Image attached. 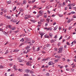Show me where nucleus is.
<instances>
[{
  "mask_svg": "<svg viewBox=\"0 0 76 76\" xmlns=\"http://www.w3.org/2000/svg\"><path fill=\"white\" fill-rule=\"evenodd\" d=\"M59 51H58V53H61L62 51H63V48H60L58 49Z\"/></svg>",
  "mask_w": 76,
  "mask_h": 76,
  "instance_id": "1",
  "label": "nucleus"
},
{
  "mask_svg": "<svg viewBox=\"0 0 76 76\" xmlns=\"http://www.w3.org/2000/svg\"><path fill=\"white\" fill-rule=\"evenodd\" d=\"M31 18V15H26L25 17V19H28V18Z\"/></svg>",
  "mask_w": 76,
  "mask_h": 76,
  "instance_id": "2",
  "label": "nucleus"
},
{
  "mask_svg": "<svg viewBox=\"0 0 76 76\" xmlns=\"http://www.w3.org/2000/svg\"><path fill=\"white\" fill-rule=\"evenodd\" d=\"M48 64L49 66H51V65L54 64V63H53V61H50L49 62Z\"/></svg>",
  "mask_w": 76,
  "mask_h": 76,
  "instance_id": "3",
  "label": "nucleus"
},
{
  "mask_svg": "<svg viewBox=\"0 0 76 76\" xmlns=\"http://www.w3.org/2000/svg\"><path fill=\"white\" fill-rule=\"evenodd\" d=\"M25 39L27 41H30V39L28 38V37H25Z\"/></svg>",
  "mask_w": 76,
  "mask_h": 76,
  "instance_id": "4",
  "label": "nucleus"
},
{
  "mask_svg": "<svg viewBox=\"0 0 76 76\" xmlns=\"http://www.w3.org/2000/svg\"><path fill=\"white\" fill-rule=\"evenodd\" d=\"M25 72L26 73H29V72H30V70L29 69H27L25 70Z\"/></svg>",
  "mask_w": 76,
  "mask_h": 76,
  "instance_id": "5",
  "label": "nucleus"
},
{
  "mask_svg": "<svg viewBox=\"0 0 76 76\" xmlns=\"http://www.w3.org/2000/svg\"><path fill=\"white\" fill-rule=\"evenodd\" d=\"M16 66H15V65H14V66L13 67V69L15 70H18V69L16 68Z\"/></svg>",
  "mask_w": 76,
  "mask_h": 76,
  "instance_id": "6",
  "label": "nucleus"
},
{
  "mask_svg": "<svg viewBox=\"0 0 76 76\" xmlns=\"http://www.w3.org/2000/svg\"><path fill=\"white\" fill-rule=\"evenodd\" d=\"M19 50H17V49H15V50H14L13 51V52H19Z\"/></svg>",
  "mask_w": 76,
  "mask_h": 76,
  "instance_id": "7",
  "label": "nucleus"
},
{
  "mask_svg": "<svg viewBox=\"0 0 76 76\" xmlns=\"http://www.w3.org/2000/svg\"><path fill=\"white\" fill-rule=\"evenodd\" d=\"M30 62H28L26 63V65H28V66H31V64H30Z\"/></svg>",
  "mask_w": 76,
  "mask_h": 76,
  "instance_id": "8",
  "label": "nucleus"
},
{
  "mask_svg": "<svg viewBox=\"0 0 76 76\" xmlns=\"http://www.w3.org/2000/svg\"><path fill=\"white\" fill-rule=\"evenodd\" d=\"M26 3V0H24L23 1V4H25Z\"/></svg>",
  "mask_w": 76,
  "mask_h": 76,
  "instance_id": "9",
  "label": "nucleus"
},
{
  "mask_svg": "<svg viewBox=\"0 0 76 76\" xmlns=\"http://www.w3.org/2000/svg\"><path fill=\"white\" fill-rule=\"evenodd\" d=\"M49 35L50 37V38H52V37H53V34L51 33H49Z\"/></svg>",
  "mask_w": 76,
  "mask_h": 76,
  "instance_id": "10",
  "label": "nucleus"
},
{
  "mask_svg": "<svg viewBox=\"0 0 76 76\" xmlns=\"http://www.w3.org/2000/svg\"><path fill=\"white\" fill-rule=\"evenodd\" d=\"M7 19H11V17H9L8 16H6Z\"/></svg>",
  "mask_w": 76,
  "mask_h": 76,
  "instance_id": "11",
  "label": "nucleus"
},
{
  "mask_svg": "<svg viewBox=\"0 0 76 76\" xmlns=\"http://www.w3.org/2000/svg\"><path fill=\"white\" fill-rule=\"evenodd\" d=\"M58 28V27L57 26H56L54 28V30L56 31L57 29Z\"/></svg>",
  "mask_w": 76,
  "mask_h": 76,
  "instance_id": "12",
  "label": "nucleus"
},
{
  "mask_svg": "<svg viewBox=\"0 0 76 76\" xmlns=\"http://www.w3.org/2000/svg\"><path fill=\"white\" fill-rule=\"evenodd\" d=\"M43 12V11H40L39 13V14H42Z\"/></svg>",
  "mask_w": 76,
  "mask_h": 76,
  "instance_id": "13",
  "label": "nucleus"
},
{
  "mask_svg": "<svg viewBox=\"0 0 76 76\" xmlns=\"http://www.w3.org/2000/svg\"><path fill=\"white\" fill-rule=\"evenodd\" d=\"M11 29H12V31H14L16 29V28L15 27H13L12 28V29L11 28Z\"/></svg>",
  "mask_w": 76,
  "mask_h": 76,
  "instance_id": "14",
  "label": "nucleus"
},
{
  "mask_svg": "<svg viewBox=\"0 0 76 76\" xmlns=\"http://www.w3.org/2000/svg\"><path fill=\"white\" fill-rule=\"evenodd\" d=\"M30 50H31V49H29L27 50V52H26V54H27V53H28V52H30Z\"/></svg>",
  "mask_w": 76,
  "mask_h": 76,
  "instance_id": "15",
  "label": "nucleus"
},
{
  "mask_svg": "<svg viewBox=\"0 0 76 76\" xmlns=\"http://www.w3.org/2000/svg\"><path fill=\"white\" fill-rule=\"evenodd\" d=\"M3 54V50H2L0 52V54L1 55H2Z\"/></svg>",
  "mask_w": 76,
  "mask_h": 76,
  "instance_id": "16",
  "label": "nucleus"
},
{
  "mask_svg": "<svg viewBox=\"0 0 76 76\" xmlns=\"http://www.w3.org/2000/svg\"><path fill=\"white\" fill-rule=\"evenodd\" d=\"M11 26H10V25H7V27H8V28H10V29H11Z\"/></svg>",
  "mask_w": 76,
  "mask_h": 76,
  "instance_id": "17",
  "label": "nucleus"
},
{
  "mask_svg": "<svg viewBox=\"0 0 76 76\" xmlns=\"http://www.w3.org/2000/svg\"><path fill=\"white\" fill-rule=\"evenodd\" d=\"M30 73H31V74H33V73H34V71L31 70L30 71Z\"/></svg>",
  "mask_w": 76,
  "mask_h": 76,
  "instance_id": "18",
  "label": "nucleus"
},
{
  "mask_svg": "<svg viewBox=\"0 0 76 76\" xmlns=\"http://www.w3.org/2000/svg\"><path fill=\"white\" fill-rule=\"evenodd\" d=\"M24 76H29V75L28 74H24Z\"/></svg>",
  "mask_w": 76,
  "mask_h": 76,
  "instance_id": "19",
  "label": "nucleus"
},
{
  "mask_svg": "<svg viewBox=\"0 0 76 76\" xmlns=\"http://www.w3.org/2000/svg\"><path fill=\"white\" fill-rule=\"evenodd\" d=\"M20 41H21L22 42H23V41H24V39L23 38H22L20 40Z\"/></svg>",
  "mask_w": 76,
  "mask_h": 76,
  "instance_id": "20",
  "label": "nucleus"
},
{
  "mask_svg": "<svg viewBox=\"0 0 76 76\" xmlns=\"http://www.w3.org/2000/svg\"><path fill=\"white\" fill-rule=\"evenodd\" d=\"M51 42V43H53V42H54V40L53 39H52L51 41H50Z\"/></svg>",
  "mask_w": 76,
  "mask_h": 76,
  "instance_id": "21",
  "label": "nucleus"
},
{
  "mask_svg": "<svg viewBox=\"0 0 76 76\" xmlns=\"http://www.w3.org/2000/svg\"><path fill=\"white\" fill-rule=\"evenodd\" d=\"M40 49V48H38L36 50V51H39Z\"/></svg>",
  "mask_w": 76,
  "mask_h": 76,
  "instance_id": "22",
  "label": "nucleus"
},
{
  "mask_svg": "<svg viewBox=\"0 0 76 76\" xmlns=\"http://www.w3.org/2000/svg\"><path fill=\"white\" fill-rule=\"evenodd\" d=\"M35 8H36V9H38V7H37V6H36V5L34 6L33 7L34 9H35Z\"/></svg>",
  "mask_w": 76,
  "mask_h": 76,
  "instance_id": "23",
  "label": "nucleus"
},
{
  "mask_svg": "<svg viewBox=\"0 0 76 76\" xmlns=\"http://www.w3.org/2000/svg\"><path fill=\"white\" fill-rule=\"evenodd\" d=\"M8 50H6V52L4 53V54H8Z\"/></svg>",
  "mask_w": 76,
  "mask_h": 76,
  "instance_id": "24",
  "label": "nucleus"
},
{
  "mask_svg": "<svg viewBox=\"0 0 76 76\" xmlns=\"http://www.w3.org/2000/svg\"><path fill=\"white\" fill-rule=\"evenodd\" d=\"M4 35H6V36H8V34L7 33H6V32H4Z\"/></svg>",
  "mask_w": 76,
  "mask_h": 76,
  "instance_id": "25",
  "label": "nucleus"
},
{
  "mask_svg": "<svg viewBox=\"0 0 76 76\" xmlns=\"http://www.w3.org/2000/svg\"><path fill=\"white\" fill-rule=\"evenodd\" d=\"M69 2V3H70V1H69V0H66V3H67V2Z\"/></svg>",
  "mask_w": 76,
  "mask_h": 76,
  "instance_id": "26",
  "label": "nucleus"
},
{
  "mask_svg": "<svg viewBox=\"0 0 76 76\" xmlns=\"http://www.w3.org/2000/svg\"><path fill=\"white\" fill-rule=\"evenodd\" d=\"M50 47V45L48 44L47 45L46 47Z\"/></svg>",
  "mask_w": 76,
  "mask_h": 76,
  "instance_id": "27",
  "label": "nucleus"
},
{
  "mask_svg": "<svg viewBox=\"0 0 76 76\" xmlns=\"http://www.w3.org/2000/svg\"><path fill=\"white\" fill-rule=\"evenodd\" d=\"M59 17H60V18H61L63 16V15H59Z\"/></svg>",
  "mask_w": 76,
  "mask_h": 76,
  "instance_id": "28",
  "label": "nucleus"
},
{
  "mask_svg": "<svg viewBox=\"0 0 76 76\" xmlns=\"http://www.w3.org/2000/svg\"><path fill=\"white\" fill-rule=\"evenodd\" d=\"M39 16H40V15L38 14L37 16V18H39Z\"/></svg>",
  "mask_w": 76,
  "mask_h": 76,
  "instance_id": "29",
  "label": "nucleus"
},
{
  "mask_svg": "<svg viewBox=\"0 0 76 76\" xmlns=\"http://www.w3.org/2000/svg\"><path fill=\"white\" fill-rule=\"evenodd\" d=\"M23 45V43H22L21 44H20V45L19 46V47H21V46H22V45Z\"/></svg>",
  "mask_w": 76,
  "mask_h": 76,
  "instance_id": "30",
  "label": "nucleus"
},
{
  "mask_svg": "<svg viewBox=\"0 0 76 76\" xmlns=\"http://www.w3.org/2000/svg\"><path fill=\"white\" fill-rule=\"evenodd\" d=\"M58 60L56 59V60H55V63H57V62H58Z\"/></svg>",
  "mask_w": 76,
  "mask_h": 76,
  "instance_id": "31",
  "label": "nucleus"
},
{
  "mask_svg": "<svg viewBox=\"0 0 76 76\" xmlns=\"http://www.w3.org/2000/svg\"><path fill=\"white\" fill-rule=\"evenodd\" d=\"M57 50H58V49L57 48H54V50H55V51H56V52L57 51H58Z\"/></svg>",
  "mask_w": 76,
  "mask_h": 76,
  "instance_id": "32",
  "label": "nucleus"
},
{
  "mask_svg": "<svg viewBox=\"0 0 76 76\" xmlns=\"http://www.w3.org/2000/svg\"><path fill=\"white\" fill-rule=\"evenodd\" d=\"M46 76H50V74H49V73H47L46 74Z\"/></svg>",
  "mask_w": 76,
  "mask_h": 76,
  "instance_id": "33",
  "label": "nucleus"
},
{
  "mask_svg": "<svg viewBox=\"0 0 76 76\" xmlns=\"http://www.w3.org/2000/svg\"><path fill=\"white\" fill-rule=\"evenodd\" d=\"M54 38H56V39H57V35H56L54 37Z\"/></svg>",
  "mask_w": 76,
  "mask_h": 76,
  "instance_id": "34",
  "label": "nucleus"
},
{
  "mask_svg": "<svg viewBox=\"0 0 76 76\" xmlns=\"http://www.w3.org/2000/svg\"><path fill=\"white\" fill-rule=\"evenodd\" d=\"M7 3H8V4H10L11 3V1H7Z\"/></svg>",
  "mask_w": 76,
  "mask_h": 76,
  "instance_id": "35",
  "label": "nucleus"
},
{
  "mask_svg": "<svg viewBox=\"0 0 76 76\" xmlns=\"http://www.w3.org/2000/svg\"><path fill=\"white\" fill-rule=\"evenodd\" d=\"M42 53L43 54H45V52L44 51H42Z\"/></svg>",
  "mask_w": 76,
  "mask_h": 76,
  "instance_id": "36",
  "label": "nucleus"
},
{
  "mask_svg": "<svg viewBox=\"0 0 76 76\" xmlns=\"http://www.w3.org/2000/svg\"><path fill=\"white\" fill-rule=\"evenodd\" d=\"M68 9V8H67V7H65V10H67Z\"/></svg>",
  "mask_w": 76,
  "mask_h": 76,
  "instance_id": "37",
  "label": "nucleus"
},
{
  "mask_svg": "<svg viewBox=\"0 0 76 76\" xmlns=\"http://www.w3.org/2000/svg\"><path fill=\"white\" fill-rule=\"evenodd\" d=\"M71 14H75V12L73 11L71 12Z\"/></svg>",
  "mask_w": 76,
  "mask_h": 76,
  "instance_id": "38",
  "label": "nucleus"
},
{
  "mask_svg": "<svg viewBox=\"0 0 76 76\" xmlns=\"http://www.w3.org/2000/svg\"><path fill=\"white\" fill-rule=\"evenodd\" d=\"M61 56H60L57 55V58H61Z\"/></svg>",
  "mask_w": 76,
  "mask_h": 76,
  "instance_id": "39",
  "label": "nucleus"
},
{
  "mask_svg": "<svg viewBox=\"0 0 76 76\" xmlns=\"http://www.w3.org/2000/svg\"><path fill=\"white\" fill-rule=\"evenodd\" d=\"M50 19L47 18L46 19L47 21H50Z\"/></svg>",
  "mask_w": 76,
  "mask_h": 76,
  "instance_id": "40",
  "label": "nucleus"
},
{
  "mask_svg": "<svg viewBox=\"0 0 76 76\" xmlns=\"http://www.w3.org/2000/svg\"><path fill=\"white\" fill-rule=\"evenodd\" d=\"M61 6V5L60 4H58V7L60 8V6Z\"/></svg>",
  "mask_w": 76,
  "mask_h": 76,
  "instance_id": "41",
  "label": "nucleus"
},
{
  "mask_svg": "<svg viewBox=\"0 0 76 76\" xmlns=\"http://www.w3.org/2000/svg\"><path fill=\"white\" fill-rule=\"evenodd\" d=\"M0 69H3V66H2V65H1L0 66Z\"/></svg>",
  "mask_w": 76,
  "mask_h": 76,
  "instance_id": "42",
  "label": "nucleus"
},
{
  "mask_svg": "<svg viewBox=\"0 0 76 76\" xmlns=\"http://www.w3.org/2000/svg\"><path fill=\"white\" fill-rule=\"evenodd\" d=\"M12 31L10 30L9 31V34H11L12 33Z\"/></svg>",
  "mask_w": 76,
  "mask_h": 76,
  "instance_id": "43",
  "label": "nucleus"
},
{
  "mask_svg": "<svg viewBox=\"0 0 76 76\" xmlns=\"http://www.w3.org/2000/svg\"><path fill=\"white\" fill-rule=\"evenodd\" d=\"M15 76V75H14V74H11V75H10L9 76Z\"/></svg>",
  "mask_w": 76,
  "mask_h": 76,
  "instance_id": "44",
  "label": "nucleus"
},
{
  "mask_svg": "<svg viewBox=\"0 0 76 76\" xmlns=\"http://www.w3.org/2000/svg\"><path fill=\"white\" fill-rule=\"evenodd\" d=\"M44 34L43 33H41L40 34V35H41V36H43V35H44Z\"/></svg>",
  "mask_w": 76,
  "mask_h": 76,
  "instance_id": "45",
  "label": "nucleus"
},
{
  "mask_svg": "<svg viewBox=\"0 0 76 76\" xmlns=\"http://www.w3.org/2000/svg\"><path fill=\"white\" fill-rule=\"evenodd\" d=\"M62 36H61V37L59 38V40H60V39H62Z\"/></svg>",
  "mask_w": 76,
  "mask_h": 76,
  "instance_id": "46",
  "label": "nucleus"
},
{
  "mask_svg": "<svg viewBox=\"0 0 76 76\" xmlns=\"http://www.w3.org/2000/svg\"><path fill=\"white\" fill-rule=\"evenodd\" d=\"M19 62H20V63H22L23 62V61L22 60H20L19 61Z\"/></svg>",
  "mask_w": 76,
  "mask_h": 76,
  "instance_id": "47",
  "label": "nucleus"
},
{
  "mask_svg": "<svg viewBox=\"0 0 76 76\" xmlns=\"http://www.w3.org/2000/svg\"><path fill=\"white\" fill-rule=\"evenodd\" d=\"M72 29V27H71V26L69 27V30H70V29Z\"/></svg>",
  "mask_w": 76,
  "mask_h": 76,
  "instance_id": "48",
  "label": "nucleus"
},
{
  "mask_svg": "<svg viewBox=\"0 0 76 76\" xmlns=\"http://www.w3.org/2000/svg\"><path fill=\"white\" fill-rule=\"evenodd\" d=\"M45 69H42V71L43 72H45Z\"/></svg>",
  "mask_w": 76,
  "mask_h": 76,
  "instance_id": "49",
  "label": "nucleus"
},
{
  "mask_svg": "<svg viewBox=\"0 0 76 76\" xmlns=\"http://www.w3.org/2000/svg\"><path fill=\"white\" fill-rule=\"evenodd\" d=\"M17 4V5H20V2L18 3Z\"/></svg>",
  "mask_w": 76,
  "mask_h": 76,
  "instance_id": "50",
  "label": "nucleus"
},
{
  "mask_svg": "<svg viewBox=\"0 0 76 76\" xmlns=\"http://www.w3.org/2000/svg\"><path fill=\"white\" fill-rule=\"evenodd\" d=\"M66 44L68 45H70V44H69V42H67Z\"/></svg>",
  "mask_w": 76,
  "mask_h": 76,
  "instance_id": "51",
  "label": "nucleus"
},
{
  "mask_svg": "<svg viewBox=\"0 0 76 76\" xmlns=\"http://www.w3.org/2000/svg\"><path fill=\"white\" fill-rule=\"evenodd\" d=\"M74 43V44H76V40H74V41H73Z\"/></svg>",
  "mask_w": 76,
  "mask_h": 76,
  "instance_id": "52",
  "label": "nucleus"
},
{
  "mask_svg": "<svg viewBox=\"0 0 76 76\" xmlns=\"http://www.w3.org/2000/svg\"><path fill=\"white\" fill-rule=\"evenodd\" d=\"M47 34H46L45 36V38H47Z\"/></svg>",
  "mask_w": 76,
  "mask_h": 76,
  "instance_id": "53",
  "label": "nucleus"
},
{
  "mask_svg": "<svg viewBox=\"0 0 76 76\" xmlns=\"http://www.w3.org/2000/svg\"><path fill=\"white\" fill-rule=\"evenodd\" d=\"M67 22L69 23H70V20H68L67 21Z\"/></svg>",
  "mask_w": 76,
  "mask_h": 76,
  "instance_id": "54",
  "label": "nucleus"
},
{
  "mask_svg": "<svg viewBox=\"0 0 76 76\" xmlns=\"http://www.w3.org/2000/svg\"><path fill=\"white\" fill-rule=\"evenodd\" d=\"M74 5H73V4H71V6H72V7H73L74 6Z\"/></svg>",
  "mask_w": 76,
  "mask_h": 76,
  "instance_id": "55",
  "label": "nucleus"
},
{
  "mask_svg": "<svg viewBox=\"0 0 76 76\" xmlns=\"http://www.w3.org/2000/svg\"><path fill=\"white\" fill-rule=\"evenodd\" d=\"M71 14H72L71 13V12H70L68 14H67V15H71Z\"/></svg>",
  "mask_w": 76,
  "mask_h": 76,
  "instance_id": "56",
  "label": "nucleus"
},
{
  "mask_svg": "<svg viewBox=\"0 0 76 76\" xmlns=\"http://www.w3.org/2000/svg\"><path fill=\"white\" fill-rule=\"evenodd\" d=\"M44 17L45 18H47V15H45L44 16Z\"/></svg>",
  "mask_w": 76,
  "mask_h": 76,
  "instance_id": "57",
  "label": "nucleus"
},
{
  "mask_svg": "<svg viewBox=\"0 0 76 76\" xmlns=\"http://www.w3.org/2000/svg\"><path fill=\"white\" fill-rule=\"evenodd\" d=\"M66 47H67V45H65L64 46V48H66Z\"/></svg>",
  "mask_w": 76,
  "mask_h": 76,
  "instance_id": "58",
  "label": "nucleus"
},
{
  "mask_svg": "<svg viewBox=\"0 0 76 76\" xmlns=\"http://www.w3.org/2000/svg\"><path fill=\"white\" fill-rule=\"evenodd\" d=\"M63 4H64V6H65V5H66V3H65V2H63Z\"/></svg>",
  "mask_w": 76,
  "mask_h": 76,
  "instance_id": "59",
  "label": "nucleus"
},
{
  "mask_svg": "<svg viewBox=\"0 0 76 76\" xmlns=\"http://www.w3.org/2000/svg\"><path fill=\"white\" fill-rule=\"evenodd\" d=\"M42 61H45V58H43L42 60Z\"/></svg>",
  "mask_w": 76,
  "mask_h": 76,
  "instance_id": "60",
  "label": "nucleus"
},
{
  "mask_svg": "<svg viewBox=\"0 0 76 76\" xmlns=\"http://www.w3.org/2000/svg\"><path fill=\"white\" fill-rule=\"evenodd\" d=\"M12 65H13V64L12 63H11L9 65V66H12Z\"/></svg>",
  "mask_w": 76,
  "mask_h": 76,
  "instance_id": "61",
  "label": "nucleus"
},
{
  "mask_svg": "<svg viewBox=\"0 0 76 76\" xmlns=\"http://www.w3.org/2000/svg\"><path fill=\"white\" fill-rule=\"evenodd\" d=\"M65 58H62V60H63V61H65Z\"/></svg>",
  "mask_w": 76,
  "mask_h": 76,
  "instance_id": "62",
  "label": "nucleus"
},
{
  "mask_svg": "<svg viewBox=\"0 0 76 76\" xmlns=\"http://www.w3.org/2000/svg\"><path fill=\"white\" fill-rule=\"evenodd\" d=\"M48 60V58H46L45 59V61H46L47 60Z\"/></svg>",
  "mask_w": 76,
  "mask_h": 76,
  "instance_id": "63",
  "label": "nucleus"
},
{
  "mask_svg": "<svg viewBox=\"0 0 76 76\" xmlns=\"http://www.w3.org/2000/svg\"><path fill=\"white\" fill-rule=\"evenodd\" d=\"M7 12V10H4V13H6Z\"/></svg>",
  "mask_w": 76,
  "mask_h": 76,
  "instance_id": "64",
  "label": "nucleus"
}]
</instances>
